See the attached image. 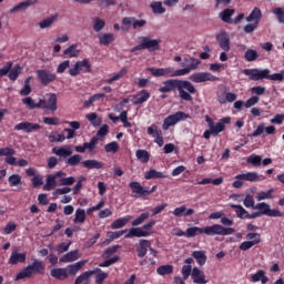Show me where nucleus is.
Listing matches in <instances>:
<instances>
[{"label":"nucleus","instance_id":"nucleus-1","mask_svg":"<svg viewBox=\"0 0 284 284\" xmlns=\"http://www.w3.org/2000/svg\"><path fill=\"white\" fill-rule=\"evenodd\" d=\"M178 90L179 97L182 101H193L192 94H196V87L187 80L170 79L162 82L159 92L166 94Z\"/></svg>","mask_w":284,"mask_h":284},{"label":"nucleus","instance_id":"nucleus-2","mask_svg":"<svg viewBox=\"0 0 284 284\" xmlns=\"http://www.w3.org/2000/svg\"><path fill=\"white\" fill-rule=\"evenodd\" d=\"M234 232L233 227H223L221 224H213L205 227L192 226L186 229V239H194L197 234H205L206 236H230Z\"/></svg>","mask_w":284,"mask_h":284},{"label":"nucleus","instance_id":"nucleus-3","mask_svg":"<svg viewBox=\"0 0 284 284\" xmlns=\"http://www.w3.org/2000/svg\"><path fill=\"white\" fill-rule=\"evenodd\" d=\"M270 69H244L243 74L248 77L250 81H262V79H267L268 81H283V73L270 74Z\"/></svg>","mask_w":284,"mask_h":284},{"label":"nucleus","instance_id":"nucleus-4","mask_svg":"<svg viewBox=\"0 0 284 284\" xmlns=\"http://www.w3.org/2000/svg\"><path fill=\"white\" fill-rule=\"evenodd\" d=\"M45 273V264L39 260H34L31 265H28L27 267L22 268L21 272H19L16 275L14 281H23V278H32L34 274H44Z\"/></svg>","mask_w":284,"mask_h":284},{"label":"nucleus","instance_id":"nucleus-5","mask_svg":"<svg viewBox=\"0 0 284 284\" xmlns=\"http://www.w3.org/2000/svg\"><path fill=\"white\" fill-rule=\"evenodd\" d=\"M140 43L131 49V52H139L140 50H149V52H156L161 50V39H152L150 36L140 37Z\"/></svg>","mask_w":284,"mask_h":284},{"label":"nucleus","instance_id":"nucleus-6","mask_svg":"<svg viewBox=\"0 0 284 284\" xmlns=\"http://www.w3.org/2000/svg\"><path fill=\"white\" fill-rule=\"evenodd\" d=\"M154 225H156V222L154 220H151L148 223H145L142 227H132L129 230L124 239H143L152 236V227H154Z\"/></svg>","mask_w":284,"mask_h":284},{"label":"nucleus","instance_id":"nucleus-7","mask_svg":"<svg viewBox=\"0 0 284 284\" xmlns=\"http://www.w3.org/2000/svg\"><path fill=\"white\" fill-rule=\"evenodd\" d=\"M119 250H121V245H113L108 247L103 253H102V258H108L104 262H101L99 264V267H110L111 265H114V263H119V261H121V256L115 255L116 252H119ZM113 256V257H111Z\"/></svg>","mask_w":284,"mask_h":284},{"label":"nucleus","instance_id":"nucleus-8","mask_svg":"<svg viewBox=\"0 0 284 284\" xmlns=\"http://www.w3.org/2000/svg\"><path fill=\"white\" fill-rule=\"evenodd\" d=\"M70 77H79L81 72L88 74L92 72V63H90V59L85 58L82 61H78L74 63L73 68L69 69Z\"/></svg>","mask_w":284,"mask_h":284},{"label":"nucleus","instance_id":"nucleus-9","mask_svg":"<svg viewBox=\"0 0 284 284\" xmlns=\"http://www.w3.org/2000/svg\"><path fill=\"white\" fill-rule=\"evenodd\" d=\"M187 119H190V114H187L183 111H178L174 114H171L164 119L162 129L170 130V128H172V125H176V123H180V121H185Z\"/></svg>","mask_w":284,"mask_h":284},{"label":"nucleus","instance_id":"nucleus-10","mask_svg":"<svg viewBox=\"0 0 284 284\" xmlns=\"http://www.w3.org/2000/svg\"><path fill=\"white\" fill-rule=\"evenodd\" d=\"M255 210H258L261 216H273V217L283 216V212L276 209H271L270 204L265 202L257 203L255 205Z\"/></svg>","mask_w":284,"mask_h":284},{"label":"nucleus","instance_id":"nucleus-11","mask_svg":"<svg viewBox=\"0 0 284 284\" xmlns=\"http://www.w3.org/2000/svg\"><path fill=\"white\" fill-rule=\"evenodd\" d=\"M192 83H205L206 81H219L214 74L210 72H196L190 75Z\"/></svg>","mask_w":284,"mask_h":284},{"label":"nucleus","instance_id":"nucleus-12","mask_svg":"<svg viewBox=\"0 0 284 284\" xmlns=\"http://www.w3.org/2000/svg\"><path fill=\"white\" fill-rule=\"evenodd\" d=\"M146 132L150 136H153L154 143L159 145V148H163L165 141L163 140V131L159 129L156 124H151L148 129Z\"/></svg>","mask_w":284,"mask_h":284},{"label":"nucleus","instance_id":"nucleus-13","mask_svg":"<svg viewBox=\"0 0 284 284\" xmlns=\"http://www.w3.org/2000/svg\"><path fill=\"white\" fill-rule=\"evenodd\" d=\"M37 77L42 85H50L57 81V75L45 69L38 70Z\"/></svg>","mask_w":284,"mask_h":284},{"label":"nucleus","instance_id":"nucleus-14","mask_svg":"<svg viewBox=\"0 0 284 284\" xmlns=\"http://www.w3.org/2000/svg\"><path fill=\"white\" fill-rule=\"evenodd\" d=\"M41 126L39 123H32V122H20L13 126V130L17 132H26V134H30L32 132H38Z\"/></svg>","mask_w":284,"mask_h":284},{"label":"nucleus","instance_id":"nucleus-15","mask_svg":"<svg viewBox=\"0 0 284 284\" xmlns=\"http://www.w3.org/2000/svg\"><path fill=\"white\" fill-rule=\"evenodd\" d=\"M83 274H84V278H90V276H94V274H97L95 275L97 284H103V281H105V278L110 276L109 273L103 272V270H101L100 267H95L92 271H85Z\"/></svg>","mask_w":284,"mask_h":284},{"label":"nucleus","instance_id":"nucleus-16","mask_svg":"<svg viewBox=\"0 0 284 284\" xmlns=\"http://www.w3.org/2000/svg\"><path fill=\"white\" fill-rule=\"evenodd\" d=\"M216 41L219 43V47L224 52H230V36L225 31H221L219 34H216Z\"/></svg>","mask_w":284,"mask_h":284},{"label":"nucleus","instance_id":"nucleus-17","mask_svg":"<svg viewBox=\"0 0 284 284\" xmlns=\"http://www.w3.org/2000/svg\"><path fill=\"white\" fill-rule=\"evenodd\" d=\"M40 108L57 112V94L51 93L47 100H41Z\"/></svg>","mask_w":284,"mask_h":284},{"label":"nucleus","instance_id":"nucleus-18","mask_svg":"<svg viewBox=\"0 0 284 284\" xmlns=\"http://www.w3.org/2000/svg\"><path fill=\"white\" fill-rule=\"evenodd\" d=\"M150 91L142 89L139 91L132 99L133 105H143V103H148L150 101Z\"/></svg>","mask_w":284,"mask_h":284},{"label":"nucleus","instance_id":"nucleus-19","mask_svg":"<svg viewBox=\"0 0 284 284\" xmlns=\"http://www.w3.org/2000/svg\"><path fill=\"white\" fill-rule=\"evenodd\" d=\"M129 187L132 194H134L135 199L145 197V186H142L140 182H136V181L130 182Z\"/></svg>","mask_w":284,"mask_h":284},{"label":"nucleus","instance_id":"nucleus-20","mask_svg":"<svg viewBox=\"0 0 284 284\" xmlns=\"http://www.w3.org/2000/svg\"><path fill=\"white\" fill-rule=\"evenodd\" d=\"M201 65V60L196 59V58H185L184 61L181 63L182 68H186V70H189V72H192L194 70H199V67Z\"/></svg>","mask_w":284,"mask_h":284},{"label":"nucleus","instance_id":"nucleus-21","mask_svg":"<svg viewBox=\"0 0 284 284\" xmlns=\"http://www.w3.org/2000/svg\"><path fill=\"white\" fill-rule=\"evenodd\" d=\"M193 283L196 284H207L209 281L205 280V272L201 271L199 267H194L191 273Z\"/></svg>","mask_w":284,"mask_h":284},{"label":"nucleus","instance_id":"nucleus-22","mask_svg":"<svg viewBox=\"0 0 284 284\" xmlns=\"http://www.w3.org/2000/svg\"><path fill=\"white\" fill-rule=\"evenodd\" d=\"M150 247H152V242L149 240H140L136 247V254L139 258H143L148 254V250H150Z\"/></svg>","mask_w":284,"mask_h":284},{"label":"nucleus","instance_id":"nucleus-23","mask_svg":"<svg viewBox=\"0 0 284 284\" xmlns=\"http://www.w3.org/2000/svg\"><path fill=\"white\" fill-rule=\"evenodd\" d=\"M148 72L152 74V77H171L172 67L169 68H148Z\"/></svg>","mask_w":284,"mask_h":284},{"label":"nucleus","instance_id":"nucleus-24","mask_svg":"<svg viewBox=\"0 0 284 284\" xmlns=\"http://www.w3.org/2000/svg\"><path fill=\"white\" fill-rule=\"evenodd\" d=\"M261 19H263V12H261V10L255 7L252 12L246 17V21L247 23H256L258 26V23H261Z\"/></svg>","mask_w":284,"mask_h":284},{"label":"nucleus","instance_id":"nucleus-25","mask_svg":"<svg viewBox=\"0 0 284 284\" xmlns=\"http://www.w3.org/2000/svg\"><path fill=\"white\" fill-rule=\"evenodd\" d=\"M268 281H270V277H267L264 270H258L256 271V273L251 275L252 283L261 282L262 284H267Z\"/></svg>","mask_w":284,"mask_h":284},{"label":"nucleus","instance_id":"nucleus-26","mask_svg":"<svg viewBox=\"0 0 284 284\" xmlns=\"http://www.w3.org/2000/svg\"><path fill=\"white\" fill-rule=\"evenodd\" d=\"M53 154L57 156H62V159H68V156H72V148L70 145L61 146V148H53Z\"/></svg>","mask_w":284,"mask_h":284},{"label":"nucleus","instance_id":"nucleus-27","mask_svg":"<svg viewBox=\"0 0 284 284\" xmlns=\"http://www.w3.org/2000/svg\"><path fill=\"white\" fill-rule=\"evenodd\" d=\"M132 221V215H126L123 217H119L118 220L113 221L111 224L112 230H121V227H125L128 223Z\"/></svg>","mask_w":284,"mask_h":284},{"label":"nucleus","instance_id":"nucleus-28","mask_svg":"<svg viewBox=\"0 0 284 284\" xmlns=\"http://www.w3.org/2000/svg\"><path fill=\"white\" fill-rule=\"evenodd\" d=\"M27 254L19 253L17 251L12 252L9 258L10 265H18V263H26Z\"/></svg>","mask_w":284,"mask_h":284},{"label":"nucleus","instance_id":"nucleus-29","mask_svg":"<svg viewBox=\"0 0 284 284\" xmlns=\"http://www.w3.org/2000/svg\"><path fill=\"white\" fill-rule=\"evenodd\" d=\"M144 179L151 181V179H168V174L155 169H150L144 173Z\"/></svg>","mask_w":284,"mask_h":284},{"label":"nucleus","instance_id":"nucleus-30","mask_svg":"<svg viewBox=\"0 0 284 284\" xmlns=\"http://www.w3.org/2000/svg\"><path fill=\"white\" fill-rule=\"evenodd\" d=\"M37 0H26L23 2L18 3L16 7L10 9V13L14 14V12H19V10H28L30 6H36Z\"/></svg>","mask_w":284,"mask_h":284},{"label":"nucleus","instance_id":"nucleus-31","mask_svg":"<svg viewBox=\"0 0 284 284\" xmlns=\"http://www.w3.org/2000/svg\"><path fill=\"white\" fill-rule=\"evenodd\" d=\"M52 278H57V281H65L68 278V270L64 268H52L50 271Z\"/></svg>","mask_w":284,"mask_h":284},{"label":"nucleus","instance_id":"nucleus-32","mask_svg":"<svg viewBox=\"0 0 284 284\" xmlns=\"http://www.w3.org/2000/svg\"><path fill=\"white\" fill-rule=\"evenodd\" d=\"M82 165L87 170H103V162L99 160H85L82 162Z\"/></svg>","mask_w":284,"mask_h":284},{"label":"nucleus","instance_id":"nucleus-33","mask_svg":"<svg viewBox=\"0 0 284 284\" xmlns=\"http://www.w3.org/2000/svg\"><path fill=\"white\" fill-rule=\"evenodd\" d=\"M192 256H193V258H195V261H196L197 265H200V267H203V265H205V263H207V255H205V251H193Z\"/></svg>","mask_w":284,"mask_h":284},{"label":"nucleus","instance_id":"nucleus-34","mask_svg":"<svg viewBox=\"0 0 284 284\" xmlns=\"http://www.w3.org/2000/svg\"><path fill=\"white\" fill-rule=\"evenodd\" d=\"M235 179H237L239 181H250L251 183H254V181H258V173L256 172L242 173V174H237Z\"/></svg>","mask_w":284,"mask_h":284},{"label":"nucleus","instance_id":"nucleus-35","mask_svg":"<svg viewBox=\"0 0 284 284\" xmlns=\"http://www.w3.org/2000/svg\"><path fill=\"white\" fill-rule=\"evenodd\" d=\"M73 261H79V251H71L60 257V263H73Z\"/></svg>","mask_w":284,"mask_h":284},{"label":"nucleus","instance_id":"nucleus-36","mask_svg":"<svg viewBox=\"0 0 284 284\" xmlns=\"http://www.w3.org/2000/svg\"><path fill=\"white\" fill-rule=\"evenodd\" d=\"M83 265H85V261H80L75 264L68 265L65 267L67 273L70 274L71 276H77V274L79 273L81 267H83Z\"/></svg>","mask_w":284,"mask_h":284},{"label":"nucleus","instance_id":"nucleus-37","mask_svg":"<svg viewBox=\"0 0 284 284\" xmlns=\"http://www.w3.org/2000/svg\"><path fill=\"white\" fill-rule=\"evenodd\" d=\"M156 274H159V276H168L170 274H174V266L172 264L159 266L156 268Z\"/></svg>","mask_w":284,"mask_h":284},{"label":"nucleus","instance_id":"nucleus-38","mask_svg":"<svg viewBox=\"0 0 284 284\" xmlns=\"http://www.w3.org/2000/svg\"><path fill=\"white\" fill-rule=\"evenodd\" d=\"M77 48H79L78 44H71V45H69V47L63 51L64 57H68L69 59H74V58L79 57V52H81V51L78 50Z\"/></svg>","mask_w":284,"mask_h":284},{"label":"nucleus","instance_id":"nucleus-39","mask_svg":"<svg viewBox=\"0 0 284 284\" xmlns=\"http://www.w3.org/2000/svg\"><path fill=\"white\" fill-rule=\"evenodd\" d=\"M100 45H110L114 41V33H102L98 36Z\"/></svg>","mask_w":284,"mask_h":284},{"label":"nucleus","instance_id":"nucleus-40","mask_svg":"<svg viewBox=\"0 0 284 284\" xmlns=\"http://www.w3.org/2000/svg\"><path fill=\"white\" fill-rule=\"evenodd\" d=\"M128 74V69L123 68L118 73H114L111 78L104 80V83L112 84L114 81H119V79H123Z\"/></svg>","mask_w":284,"mask_h":284},{"label":"nucleus","instance_id":"nucleus-41","mask_svg":"<svg viewBox=\"0 0 284 284\" xmlns=\"http://www.w3.org/2000/svg\"><path fill=\"white\" fill-rule=\"evenodd\" d=\"M257 201H265L270 199H274V189H270L267 191H261L256 194L255 197Z\"/></svg>","mask_w":284,"mask_h":284},{"label":"nucleus","instance_id":"nucleus-42","mask_svg":"<svg viewBox=\"0 0 284 284\" xmlns=\"http://www.w3.org/2000/svg\"><path fill=\"white\" fill-rule=\"evenodd\" d=\"M231 207L235 210L237 219H247V210H245L241 204H231Z\"/></svg>","mask_w":284,"mask_h":284},{"label":"nucleus","instance_id":"nucleus-43","mask_svg":"<svg viewBox=\"0 0 284 284\" xmlns=\"http://www.w3.org/2000/svg\"><path fill=\"white\" fill-rule=\"evenodd\" d=\"M57 185V179L54 174H50L47 176V182L43 186V190L45 192H50L51 190H54V186Z\"/></svg>","mask_w":284,"mask_h":284},{"label":"nucleus","instance_id":"nucleus-44","mask_svg":"<svg viewBox=\"0 0 284 284\" xmlns=\"http://www.w3.org/2000/svg\"><path fill=\"white\" fill-rule=\"evenodd\" d=\"M150 219V213L145 212V213H141L134 221L131 222V225L133 227H139V225H143V223H145V221H148Z\"/></svg>","mask_w":284,"mask_h":284},{"label":"nucleus","instance_id":"nucleus-45","mask_svg":"<svg viewBox=\"0 0 284 284\" xmlns=\"http://www.w3.org/2000/svg\"><path fill=\"white\" fill-rule=\"evenodd\" d=\"M21 65L17 64L13 68L11 67L8 78L10 81H17L19 79V75L21 74Z\"/></svg>","mask_w":284,"mask_h":284},{"label":"nucleus","instance_id":"nucleus-46","mask_svg":"<svg viewBox=\"0 0 284 284\" xmlns=\"http://www.w3.org/2000/svg\"><path fill=\"white\" fill-rule=\"evenodd\" d=\"M135 156L140 163H149L150 162V153L145 150H138L135 152Z\"/></svg>","mask_w":284,"mask_h":284},{"label":"nucleus","instance_id":"nucleus-47","mask_svg":"<svg viewBox=\"0 0 284 284\" xmlns=\"http://www.w3.org/2000/svg\"><path fill=\"white\" fill-rule=\"evenodd\" d=\"M234 9H224L221 13L220 17L224 23H232V16L234 14Z\"/></svg>","mask_w":284,"mask_h":284},{"label":"nucleus","instance_id":"nucleus-48","mask_svg":"<svg viewBox=\"0 0 284 284\" xmlns=\"http://www.w3.org/2000/svg\"><path fill=\"white\" fill-rule=\"evenodd\" d=\"M8 183L10 187H21V176L19 174H12L8 178Z\"/></svg>","mask_w":284,"mask_h":284},{"label":"nucleus","instance_id":"nucleus-49","mask_svg":"<svg viewBox=\"0 0 284 284\" xmlns=\"http://www.w3.org/2000/svg\"><path fill=\"white\" fill-rule=\"evenodd\" d=\"M209 183H212V185H221L223 183V178H216L214 180L211 178H205L199 181L197 185H209Z\"/></svg>","mask_w":284,"mask_h":284},{"label":"nucleus","instance_id":"nucleus-50","mask_svg":"<svg viewBox=\"0 0 284 284\" xmlns=\"http://www.w3.org/2000/svg\"><path fill=\"white\" fill-rule=\"evenodd\" d=\"M92 23H93V30L94 32H101V30H103V28H105V22L104 20H102L99 17H95L92 19Z\"/></svg>","mask_w":284,"mask_h":284},{"label":"nucleus","instance_id":"nucleus-51","mask_svg":"<svg viewBox=\"0 0 284 284\" xmlns=\"http://www.w3.org/2000/svg\"><path fill=\"white\" fill-rule=\"evenodd\" d=\"M99 144V138L98 136H93L90 142H84L83 143V148L84 150H89L91 152H94V150H97V145Z\"/></svg>","mask_w":284,"mask_h":284},{"label":"nucleus","instance_id":"nucleus-52","mask_svg":"<svg viewBox=\"0 0 284 284\" xmlns=\"http://www.w3.org/2000/svg\"><path fill=\"white\" fill-rule=\"evenodd\" d=\"M73 223H85V210L77 209Z\"/></svg>","mask_w":284,"mask_h":284},{"label":"nucleus","instance_id":"nucleus-53","mask_svg":"<svg viewBox=\"0 0 284 284\" xmlns=\"http://www.w3.org/2000/svg\"><path fill=\"white\" fill-rule=\"evenodd\" d=\"M151 9L153 10L154 14H164L165 8L163 7V2L155 1L151 3Z\"/></svg>","mask_w":284,"mask_h":284},{"label":"nucleus","instance_id":"nucleus-54","mask_svg":"<svg viewBox=\"0 0 284 284\" xmlns=\"http://www.w3.org/2000/svg\"><path fill=\"white\" fill-rule=\"evenodd\" d=\"M210 130L212 132V136H219V134L225 130V124L217 122L216 124L211 125Z\"/></svg>","mask_w":284,"mask_h":284},{"label":"nucleus","instance_id":"nucleus-55","mask_svg":"<svg viewBox=\"0 0 284 284\" xmlns=\"http://www.w3.org/2000/svg\"><path fill=\"white\" fill-rule=\"evenodd\" d=\"M54 21H57V16L45 18L39 22V28H41V30H45V28H50Z\"/></svg>","mask_w":284,"mask_h":284},{"label":"nucleus","instance_id":"nucleus-56","mask_svg":"<svg viewBox=\"0 0 284 284\" xmlns=\"http://www.w3.org/2000/svg\"><path fill=\"white\" fill-rule=\"evenodd\" d=\"M244 59L245 61H248L250 63H252V61H256V59H258V52L254 49H248L244 53Z\"/></svg>","mask_w":284,"mask_h":284},{"label":"nucleus","instance_id":"nucleus-57","mask_svg":"<svg viewBox=\"0 0 284 284\" xmlns=\"http://www.w3.org/2000/svg\"><path fill=\"white\" fill-rule=\"evenodd\" d=\"M22 103L27 105L29 110H37V108H41V103L37 104L31 97L22 99Z\"/></svg>","mask_w":284,"mask_h":284},{"label":"nucleus","instance_id":"nucleus-58","mask_svg":"<svg viewBox=\"0 0 284 284\" xmlns=\"http://www.w3.org/2000/svg\"><path fill=\"white\" fill-rule=\"evenodd\" d=\"M254 245H258V240L242 242L240 245V250H242V252H247V250H252Z\"/></svg>","mask_w":284,"mask_h":284},{"label":"nucleus","instance_id":"nucleus-59","mask_svg":"<svg viewBox=\"0 0 284 284\" xmlns=\"http://www.w3.org/2000/svg\"><path fill=\"white\" fill-rule=\"evenodd\" d=\"M246 161L247 163H251V165H254V168H258L261 165V161H263V158H261V155L252 154Z\"/></svg>","mask_w":284,"mask_h":284},{"label":"nucleus","instance_id":"nucleus-60","mask_svg":"<svg viewBox=\"0 0 284 284\" xmlns=\"http://www.w3.org/2000/svg\"><path fill=\"white\" fill-rule=\"evenodd\" d=\"M185 74H190V69H186V67L178 70L171 67V77H185Z\"/></svg>","mask_w":284,"mask_h":284},{"label":"nucleus","instance_id":"nucleus-61","mask_svg":"<svg viewBox=\"0 0 284 284\" xmlns=\"http://www.w3.org/2000/svg\"><path fill=\"white\" fill-rule=\"evenodd\" d=\"M82 159H83V158H82L81 155L74 154V155H72V156H70V158L68 159L67 163H68V165H70L71 168H74V166L79 165V163H81V160H82Z\"/></svg>","mask_w":284,"mask_h":284},{"label":"nucleus","instance_id":"nucleus-62","mask_svg":"<svg viewBox=\"0 0 284 284\" xmlns=\"http://www.w3.org/2000/svg\"><path fill=\"white\" fill-rule=\"evenodd\" d=\"M104 150L108 153L112 152L113 154H116V152H119V143H116L114 141L110 142L106 145H104Z\"/></svg>","mask_w":284,"mask_h":284},{"label":"nucleus","instance_id":"nucleus-63","mask_svg":"<svg viewBox=\"0 0 284 284\" xmlns=\"http://www.w3.org/2000/svg\"><path fill=\"white\" fill-rule=\"evenodd\" d=\"M243 204L246 206V207H252V210H255L256 209V205H255V202H254V196L251 195V194H246L244 201H243Z\"/></svg>","mask_w":284,"mask_h":284},{"label":"nucleus","instance_id":"nucleus-64","mask_svg":"<svg viewBox=\"0 0 284 284\" xmlns=\"http://www.w3.org/2000/svg\"><path fill=\"white\" fill-rule=\"evenodd\" d=\"M182 276L184 281H187L192 276V265L182 266Z\"/></svg>","mask_w":284,"mask_h":284}]
</instances>
